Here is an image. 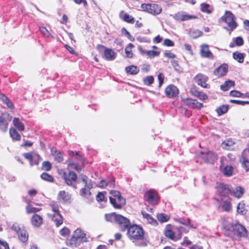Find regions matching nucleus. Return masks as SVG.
<instances>
[{
    "label": "nucleus",
    "instance_id": "obj_1",
    "mask_svg": "<svg viewBox=\"0 0 249 249\" xmlns=\"http://www.w3.org/2000/svg\"><path fill=\"white\" fill-rule=\"evenodd\" d=\"M224 227L229 235H236L238 237H246L247 236L246 229L238 222H225Z\"/></svg>",
    "mask_w": 249,
    "mask_h": 249
},
{
    "label": "nucleus",
    "instance_id": "obj_2",
    "mask_svg": "<svg viewBox=\"0 0 249 249\" xmlns=\"http://www.w3.org/2000/svg\"><path fill=\"white\" fill-rule=\"evenodd\" d=\"M127 230L128 238L133 242L136 240H143L144 239L143 230L138 225H130Z\"/></svg>",
    "mask_w": 249,
    "mask_h": 249
},
{
    "label": "nucleus",
    "instance_id": "obj_3",
    "mask_svg": "<svg viewBox=\"0 0 249 249\" xmlns=\"http://www.w3.org/2000/svg\"><path fill=\"white\" fill-rule=\"evenodd\" d=\"M221 20L228 25L231 31H232L237 26L235 21L236 17L230 11H225V14L221 18Z\"/></svg>",
    "mask_w": 249,
    "mask_h": 249
},
{
    "label": "nucleus",
    "instance_id": "obj_4",
    "mask_svg": "<svg viewBox=\"0 0 249 249\" xmlns=\"http://www.w3.org/2000/svg\"><path fill=\"white\" fill-rule=\"evenodd\" d=\"M82 181L84 183L85 186L80 191V195L83 196H89L91 195L90 190L93 187V181L88 179V177L85 175H80Z\"/></svg>",
    "mask_w": 249,
    "mask_h": 249
},
{
    "label": "nucleus",
    "instance_id": "obj_5",
    "mask_svg": "<svg viewBox=\"0 0 249 249\" xmlns=\"http://www.w3.org/2000/svg\"><path fill=\"white\" fill-rule=\"evenodd\" d=\"M141 8L144 11L153 15H158L161 13L162 9L156 4H142Z\"/></svg>",
    "mask_w": 249,
    "mask_h": 249
},
{
    "label": "nucleus",
    "instance_id": "obj_6",
    "mask_svg": "<svg viewBox=\"0 0 249 249\" xmlns=\"http://www.w3.org/2000/svg\"><path fill=\"white\" fill-rule=\"evenodd\" d=\"M115 222L119 225L120 230L122 231L127 230L131 225L130 220L121 214L117 215Z\"/></svg>",
    "mask_w": 249,
    "mask_h": 249
},
{
    "label": "nucleus",
    "instance_id": "obj_7",
    "mask_svg": "<svg viewBox=\"0 0 249 249\" xmlns=\"http://www.w3.org/2000/svg\"><path fill=\"white\" fill-rule=\"evenodd\" d=\"M62 178L67 185L72 186L74 189L77 188V185L72 183V181H76L77 178V175L74 172L70 171L68 175L63 172Z\"/></svg>",
    "mask_w": 249,
    "mask_h": 249
},
{
    "label": "nucleus",
    "instance_id": "obj_8",
    "mask_svg": "<svg viewBox=\"0 0 249 249\" xmlns=\"http://www.w3.org/2000/svg\"><path fill=\"white\" fill-rule=\"evenodd\" d=\"M144 197L146 201L151 205H156L158 204V194L157 192L153 189H150L147 191L145 193Z\"/></svg>",
    "mask_w": 249,
    "mask_h": 249
},
{
    "label": "nucleus",
    "instance_id": "obj_9",
    "mask_svg": "<svg viewBox=\"0 0 249 249\" xmlns=\"http://www.w3.org/2000/svg\"><path fill=\"white\" fill-rule=\"evenodd\" d=\"M220 207L224 212H229L232 209V198L230 197L220 198Z\"/></svg>",
    "mask_w": 249,
    "mask_h": 249
},
{
    "label": "nucleus",
    "instance_id": "obj_10",
    "mask_svg": "<svg viewBox=\"0 0 249 249\" xmlns=\"http://www.w3.org/2000/svg\"><path fill=\"white\" fill-rule=\"evenodd\" d=\"M200 157L204 162L213 163L217 160V155L213 152L208 150L201 152Z\"/></svg>",
    "mask_w": 249,
    "mask_h": 249
},
{
    "label": "nucleus",
    "instance_id": "obj_11",
    "mask_svg": "<svg viewBox=\"0 0 249 249\" xmlns=\"http://www.w3.org/2000/svg\"><path fill=\"white\" fill-rule=\"evenodd\" d=\"M216 190L220 198L229 197L228 195L230 194L231 186L228 184L219 183L216 187Z\"/></svg>",
    "mask_w": 249,
    "mask_h": 249
},
{
    "label": "nucleus",
    "instance_id": "obj_12",
    "mask_svg": "<svg viewBox=\"0 0 249 249\" xmlns=\"http://www.w3.org/2000/svg\"><path fill=\"white\" fill-rule=\"evenodd\" d=\"M208 77L202 73H198L194 78L195 82L198 85L204 88H209V86L207 84V81L208 80Z\"/></svg>",
    "mask_w": 249,
    "mask_h": 249
},
{
    "label": "nucleus",
    "instance_id": "obj_13",
    "mask_svg": "<svg viewBox=\"0 0 249 249\" xmlns=\"http://www.w3.org/2000/svg\"><path fill=\"white\" fill-rule=\"evenodd\" d=\"M173 18L177 21H183L197 18L196 16L187 14L186 13L181 11L176 13Z\"/></svg>",
    "mask_w": 249,
    "mask_h": 249
},
{
    "label": "nucleus",
    "instance_id": "obj_14",
    "mask_svg": "<svg viewBox=\"0 0 249 249\" xmlns=\"http://www.w3.org/2000/svg\"><path fill=\"white\" fill-rule=\"evenodd\" d=\"M109 200L114 208L117 209H121L125 204V199L122 196L118 198H113L112 196H110Z\"/></svg>",
    "mask_w": 249,
    "mask_h": 249
},
{
    "label": "nucleus",
    "instance_id": "obj_15",
    "mask_svg": "<svg viewBox=\"0 0 249 249\" xmlns=\"http://www.w3.org/2000/svg\"><path fill=\"white\" fill-rule=\"evenodd\" d=\"M165 93L166 96L168 98H173L178 96V89L175 86L170 85L166 88Z\"/></svg>",
    "mask_w": 249,
    "mask_h": 249
},
{
    "label": "nucleus",
    "instance_id": "obj_16",
    "mask_svg": "<svg viewBox=\"0 0 249 249\" xmlns=\"http://www.w3.org/2000/svg\"><path fill=\"white\" fill-rule=\"evenodd\" d=\"M6 115V118H5L0 116V130L3 132L7 131L9 122L12 119V117L9 114L7 113Z\"/></svg>",
    "mask_w": 249,
    "mask_h": 249
},
{
    "label": "nucleus",
    "instance_id": "obj_17",
    "mask_svg": "<svg viewBox=\"0 0 249 249\" xmlns=\"http://www.w3.org/2000/svg\"><path fill=\"white\" fill-rule=\"evenodd\" d=\"M23 156L25 159L29 160L31 166L38 164L40 159V156L37 154L33 155L30 153H26L24 154Z\"/></svg>",
    "mask_w": 249,
    "mask_h": 249
},
{
    "label": "nucleus",
    "instance_id": "obj_18",
    "mask_svg": "<svg viewBox=\"0 0 249 249\" xmlns=\"http://www.w3.org/2000/svg\"><path fill=\"white\" fill-rule=\"evenodd\" d=\"M71 198V195L65 191H60L57 196V200L61 203L66 202L70 200Z\"/></svg>",
    "mask_w": 249,
    "mask_h": 249
},
{
    "label": "nucleus",
    "instance_id": "obj_19",
    "mask_svg": "<svg viewBox=\"0 0 249 249\" xmlns=\"http://www.w3.org/2000/svg\"><path fill=\"white\" fill-rule=\"evenodd\" d=\"M244 193V189L242 187L238 186L233 188L231 186L230 194L236 198H240Z\"/></svg>",
    "mask_w": 249,
    "mask_h": 249
},
{
    "label": "nucleus",
    "instance_id": "obj_20",
    "mask_svg": "<svg viewBox=\"0 0 249 249\" xmlns=\"http://www.w3.org/2000/svg\"><path fill=\"white\" fill-rule=\"evenodd\" d=\"M228 67L227 64H223L214 71V74L217 76L225 75L228 71Z\"/></svg>",
    "mask_w": 249,
    "mask_h": 249
},
{
    "label": "nucleus",
    "instance_id": "obj_21",
    "mask_svg": "<svg viewBox=\"0 0 249 249\" xmlns=\"http://www.w3.org/2000/svg\"><path fill=\"white\" fill-rule=\"evenodd\" d=\"M200 54L203 57H212V53L209 49L208 45L202 44L200 46Z\"/></svg>",
    "mask_w": 249,
    "mask_h": 249
},
{
    "label": "nucleus",
    "instance_id": "obj_22",
    "mask_svg": "<svg viewBox=\"0 0 249 249\" xmlns=\"http://www.w3.org/2000/svg\"><path fill=\"white\" fill-rule=\"evenodd\" d=\"M31 223L33 226L39 227L43 223L42 217L37 214H34L31 218Z\"/></svg>",
    "mask_w": 249,
    "mask_h": 249
},
{
    "label": "nucleus",
    "instance_id": "obj_23",
    "mask_svg": "<svg viewBox=\"0 0 249 249\" xmlns=\"http://www.w3.org/2000/svg\"><path fill=\"white\" fill-rule=\"evenodd\" d=\"M73 235L82 242L89 241L86 237V234L80 228L77 229L73 232Z\"/></svg>",
    "mask_w": 249,
    "mask_h": 249
},
{
    "label": "nucleus",
    "instance_id": "obj_24",
    "mask_svg": "<svg viewBox=\"0 0 249 249\" xmlns=\"http://www.w3.org/2000/svg\"><path fill=\"white\" fill-rule=\"evenodd\" d=\"M48 215L50 218H52V220L54 221L55 226L57 227H59L63 223V217L61 214H59V215L48 214Z\"/></svg>",
    "mask_w": 249,
    "mask_h": 249
},
{
    "label": "nucleus",
    "instance_id": "obj_25",
    "mask_svg": "<svg viewBox=\"0 0 249 249\" xmlns=\"http://www.w3.org/2000/svg\"><path fill=\"white\" fill-rule=\"evenodd\" d=\"M104 57L108 61L114 60L115 58L114 52L110 49H105L104 51Z\"/></svg>",
    "mask_w": 249,
    "mask_h": 249
},
{
    "label": "nucleus",
    "instance_id": "obj_26",
    "mask_svg": "<svg viewBox=\"0 0 249 249\" xmlns=\"http://www.w3.org/2000/svg\"><path fill=\"white\" fill-rule=\"evenodd\" d=\"M77 237L72 235L71 238L70 239L67 245L71 247V248H75L79 246L80 242H81Z\"/></svg>",
    "mask_w": 249,
    "mask_h": 249
},
{
    "label": "nucleus",
    "instance_id": "obj_27",
    "mask_svg": "<svg viewBox=\"0 0 249 249\" xmlns=\"http://www.w3.org/2000/svg\"><path fill=\"white\" fill-rule=\"evenodd\" d=\"M0 99L9 108H14V105L11 101L4 94L0 93Z\"/></svg>",
    "mask_w": 249,
    "mask_h": 249
},
{
    "label": "nucleus",
    "instance_id": "obj_28",
    "mask_svg": "<svg viewBox=\"0 0 249 249\" xmlns=\"http://www.w3.org/2000/svg\"><path fill=\"white\" fill-rule=\"evenodd\" d=\"M13 124L18 130L22 131L24 130V125L18 118H15L13 120Z\"/></svg>",
    "mask_w": 249,
    "mask_h": 249
},
{
    "label": "nucleus",
    "instance_id": "obj_29",
    "mask_svg": "<svg viewBox=\"0 0 249 249\" xmlns=\"http://www.w3.org/2000/svg\"><path fill=\"white\" fill-rule=\"evenodd\" d=\"M142 214L143 218L146 219L147 221L148 222V223H150V224L154 226H155L157 224V221L147 213L144 212H142Z\"/></svg>",
    "mask_w": 249,
    "mask_h": 249
},
{
    "label": "nucleus",
    "instance_id": "obj_30",
    "mask_svg": "<svg viewBox=\"0 0 249 249\" xmlns=\"http://www.w3.org/2000/svg\"><path fill=\"white\" fill-rule=\"evenodd\" d=\"M126 72L130 74H136L139 71V69L134 65L127 66L125 68Z\"/></svg>",
    "mask_w": 249,
    "mask_h": 249
},
{
    "label": "nucleus",
    "instance_id": "obj_31",
    "mask_svg": "<svg viewBox=\"0 0 249 249\" xmlns=\"http://www.w3.org/2000/svg\"><path fill=\"white\" fill-rule=\"evenodd\" d=\"M18 235L19 240L22 242H25L27 241L28 235L23 227H22V231H20Z\"/></svg>",
    "mask_w": 249,
    "mask_h": 249
},
{
    "label": "nucleus",
    "instance_id": "obj_32",
    "mask_svg": "<svg viewBox=\"0 0 249 249\" xmlns=\"http://www.w3.org/2000/svg\"><path fill=\"white\" fill-rule=\"evenodd\" d=\"M234 86V82L231 80H228L225 81L224 84L221 85L220 88L223 91H227L229 89Z\"/></svg>",
    "mask_w": 249,
    "mask_h": 249
},
{
    "label": "nucleus",
    "instance_id": "obj_33",
    "mask_svg": "<svg viewBox=\"0 0 249 249\" xmlns=\"http://www.w3.org/2000/svg\"><path fill=\"white\" fill-rule=\"evenodd\" d=\"M134 47V45L132 43H129L125 47L124 51L126 56L128 58H132L133 54L132 53V49Z\"/></svg>",
    "mask_w": 249,
    "mask_h": 249
},
{
    "label": "nucleus",
    "instance_id": "obj_34",
    "mask_svg": "<svg viewBox=\"0 0 249 249\" xmlns=\"http://www.w3.org/2000/svg\"><path fill=\"white\" fill-rule=\"evenodd\" d=\"M233 58L238 61L239 63H243L244 62V54L238 52H234L232 54Z\"/></svg>",
    "mask_w": 249,
    "mask_h": 249
},
{
    "label": "nucleus",
    "instance_id": "obj_35",
    "mask_svg": "<svg viewBox=\"0 0 249 249\" xmlns=\"http://www.w3.org/2000/svg\"><path fill=\"white\" fill-rule=\"evenodd\" d=\"M234 144V143L232 140H228L223 142L221 144V146L224 149L231 150L232 149L231 146Z\"/></svg>",
    "mask_w": 249,
    "mask_h": 249
},
{
    "label": "nucleus",
    "instance_id": "obj_36",
    "mask_svg": "<svg viewBox=\"0 0 249 249\" xmlns=\"http://www.w3.org/2000/svg\"><path fill=\"white\" fill-rule=\"evenodd\" d=\"M9 133L11 137L14 140L19 141L20 140V135L18 133L17 130L14 128H10Z\"/></svg>",
    "mask_w": 249,
    "mask_h": 249
},
{
    "label": "nucleus",
    "instance_id": "obj_37",
    "mask_svg": "<svg viewBox=\"0 0 249 249\" xmlns=\"http://www.w3.org/2000/svg\"><path fill=\"white\" fill-rule=\"evenodd\" d=\"M228 105H222L217 108L216 112L218 115L220 116L227 112L228 110Z\"/></svg>",
    "mask_w": 249,
    "mask_h": 249
},
{
    "label": "nucleus",
    "instance_id": "obj_38",
    "mask_svg": "<svg viewBox=\"0 0 249 249\" xmlns=\"http://www.w3.org/2000/svg\"><path fill=\"white\" fill-rule=\"evenodd\" d=\"M233 169L231 166H226L224 167L223 173L226 176H231L232 174Z\"/></svg>",
    "mask_w": 249,
    "mask_h": 249
},
{
    "label": "nucleus",
    "instance_id": "obj_39",
    "mask_svg": "<svg viewBox=\"0 0 249 249\" xmlns=\"http://www.w3.org/2000/svg\"><path fill=\"white\" fill-rule=\"evenodd\" d=\"M237 211L238 213L244 214L246 213V210L245 207V204L243 202H240L238 203L237 207Z\"/></svg>",
    "mask_w": 249,
    "mask_h": 249
},
{
    "label": "nucleus",
    "instance_id": "obj_40",
    "mask_svg": "<svg viewBox=\"0 0 249 249\" xmlns=\"http://www.w3.org/2000/svg\"><path fill=\"white\" fill-rule=\"evenodd\" d=\"M117 215L118 214L115 213L106 214L105 215V218L107 221L113 222L114 221L115 222Z\"/></svg>",
    "mask_w": 249,
    "mask_h": 249
},
{
    "label": "nucleus",
    "instance_id": "obj_41",
    "mask_svg": "<svg viewBox=\"0 0 249 249\" xmlns=\"http://www.w3.org/2000/svg\"><path fill=\"white\" fill-rule=\"evenodd\" d=\"M210 6L209 4L206 3H202L201 4V11L208 14H211L212 12V10L210 8Z\"/></svg>",
    "mask_w": 249,
    "mask_h": 249
},
{
    "label": "nucleus",
    "instance_id": "obj_42",
    "mask_svg": "<svg viewBox=\"0 0 249 249\" xmlns=\"http://www.w3.org/2000/svg\"><path fill=\"white\" fill-rule=\"evenodd\" d=\"M41 178L45 181L53 182V178L51 175L46 173H43L41 175Z\"/></svg>",
    "mask_w": 249,
    "mask_h": 249
},
{
    "label": "nucleus",
    "instance_id": "obj_43",
    "mask_svg": "<svg viewBox=\"0 0 249 249\" xmlns=\"http://www.w3.org/2000/svg\"><path fill=\"white\" fill-rule=\"evenodd\" d=\"M157 218L161 222H165L167 221L169 217L164 213H159L157 214Z\"/></svg>",
    "mask_w": 249,
    "mask_h": 249
},
{
    "label": "nucleus",
    "instance_id": "obj_44",
    "mask_svg": "<svg viewBox=\"0 0 249 249\" xmlns=\"http://www.w3.org/2000/svg\"><path fill=\"white\" fill-rule=\"evenodd\" d=\"M52 211L53 212L55 215H59V206L56 203H52L50 205Z\"/></svg>",
    "mask_w": 249,
    "mask_h": 249
},
{
    "label": "nucleus",
    "instance_id": "obj_45",
    "mask_svg": "<svg viewBox=\"0 0 249 249\" xmlns=\"http://www.w3.org/2000/svg\"><path fill=\"white\" fill-rule=\"evenodd\" d=\"M154 79L152 76H147L143 79V82L145 85L150 86L154 82Z\"/></svg>",
    "mask_w": 249,
    "mask_h": 249
},
{
    "label": "nucleus",
    "instance_id": "obj_46",
    "mask_svg": "<svg viewBox=\"0 0 249 249\" xmlns=\"http://www.w3.org/2000/svg\"><path fill=\"white\" fill-rule=\"evenodd\" d=\"M144 53H146L147 55L150 57H154L155 56H159L160 53L157 51L150 50V51H144Z\"/></svg>",
    "mask_w": 249,
    "mask_h": 249
},
{
    "label": "nucleus",
    "instance_id": "obj_47",
    "mask_svg": "<svg viewBox=\"0 0 249 249\" xmlns=\"http://www.w3.org/2000/svg\"><path fill=\"white\" fill-rule=\"evenodd\" d=\"M190 102H192L191 107L199 109L203 107V104L198 102L196 100L193 99V101H190Z\"/></svg>",
    "mask_w": 249,
    "mask_h": 249
},
{
    "label": "nucleus",
    "instance_id": "obj_48",
    "mask_svg": "<svg viewBox=\"0 0 249 249\" xmlns=\"http://www.w3.org/2000/svg\"><path fill=\"white\" fill-rule=\"evenodd\" d=\"M42 169L46 171H50L52 168V165L49 161H44L42 163Z\"/></svg>",
    "mask_w": 249,
    "mask_h": 249
},
{
    "label": "nucleus",
    "instance_id": "obj_49",
    "mask_svg": "<svg viewBox=\"0 0 249 249\" xmlns=\"http://www.w3.org/2000/svg\"><path fill=\"white\" fill-rule=\"evenodd\" d=\"M109 186L110 187H113L114 186V184L113 182H106L105 180H102L100 181L99 183V187H104L106 186Z\"/></svg>",
    "mask_w": 249,
    "mask_h": 249
},
{
    "label": "nucleus",
    "instance_id": "obj_50",
    "mask_svg": "<svg viewBox=\"0 0 249 249\" xmlns=\"http://www.w3.org/2000/svg\"><path fill=\"white\" fill-rule=\"evenodd\" d=\"M39 30L44 36L49 37L51 36V34L46 28L44 27H40Z\"/></svg>",
    "mask_w": 249,
    "mask_h": 249
},
{
    "label": "nucleus",
    "instance_id": "obj_51",
    "mask_svg": "<svg viewBox=\"0 0 249 249\" xmlns=\"http://www.w3.org/2000/svg\"><path fill=\"white\" fill-rule=\"evenodd\" d=\"M124 20L128 23H133L134 18L128 14L125 13L124 16Z\"/></svg>",
    "mask_w": 249,
    "mask_h": 249
},
{
    "label": "nucleus",
    "instance_id": "obj_52",
    "mask_svg": "<svg viewBox=\"0 0 249 249\" xmlns=\"http://www.w3.org/2000/svg\"><path fill=\"white\" fill-rule=\"evenodd\" d=\"M40 210L39 208L31 207L28 206L26 207V211L27 213H36Z\"/></svg>",
    "mask_w": 249,
    "mask_h": 249
},
{
    "label": "nucleus",
    "instance_id": "obj_53",
    "mask_svg": "<svg viewBox=\"0 0 249 249\" xmlns=\"http://www.w3.org/2000/svg\"><path fill=\"white\" fill-rule=\"evenodd\" d=\"M110 194L112 195V197L113 198H118L122 196L120 193L117 191L111 190L110 191Z\"/></svg>",
    "mask_w": 249,
    "mask_h": 249
},
{
    "label": "nucleus",
    "instance_id": "obj_54",
    "mask_svg": "<svg viewBox=\"0 0 249 249\" xmlns=\"http://www.w3.org/2000/svg\"><path fill=\"white\" fill-rule=\"evenodd\" d=\"M53 157L55 160L58 162H61L63 160L62 155L60 152L55 155Z\"/></svg>",
    "mask_w": 249,
    "mask_h": 249
},
{
    "label": "nucleus",
    "instance_id": "obj_55",
    "mask_svg": "<svg viewBox=\"0 0 249 249\" xmlns=\"http://www.w3.org/2000/svg\"><path fill=\"white\" fill-rule=\"evenodd\" d=\"M70 233L69 229L67 227H64L60 231V234L63 236H65L69 234Z\"/></svg>",
    "mask_w": 249,
    "mask_h": 249
},
{
    "label": "nucleus",
    "instance_id": "obj_56",
    "mask_svg": "<svg viewBox=\"0 0 249 249\" xmlns=\"http://www.w3.org/2000/svg\"><path fill=\"white\" fill-rule=\"evenodd\" d=\"M12 229L18 234L22 231V228L20 227L17 223H15L12 226Z\"/></svg>",
    "mask_w": 249,
    "mask_h": 249
},
{
    "label": "nucleus",
    "instance_id": "obj_57",
    "mask_svg": "<svg viewBox=\"0 0 249 249\" xmlns=\"http://www.w3.org/2000/svg\"><path fill=\"white\" fill-rule=\"evenodd\" d=\"M158 78L159 82V87H160L163 83V80L164 78V75L162 73H160L158 74Z\"/></svg>",
    "mask_w": 249,
    "mask_h": 249
},
{
    "label": "nucleus",
    "instance_id": "obj_58",
    "mask_svg": "<svg viewBox=\"0 0 249 249\" xmlns=\"http://www.w3.org/2000/svg\"><path fill=\"white\" fill-rule=\"evenodd\" d=\"M242 95L239 91L237 90H232L230 92V95L233 97H240Z\"/></svg>",
    "mask_w": 249,
    "mask_h": 249
},
{
    "label": "nucleus",
    "instance_id": "obj_59",
    "mask_svg": "<svg viewBox=\"0 0 249 249\" xmlns=\"http://www.w3.org/2000/svg\"><path fill=\"white\" fill-rule=\"evenodd\" d=\"M196 97L202 100H205L208 98V96L206 94L200 91Z\"/></svg>",
    "mask_w": 249,
    "mask_h": 249
},
{
    "label": "nucleus",
    "instance_id": "obj_60",
    "mask_svg": "<svg viewBox=\"0 0 249 249\" xmlns=\"http://www.w3.org/2000/svg\"><path fill=\"white\" fill-rule=\"evenodd\" d=\"M105 198L104 194L102 192H99L96 196V200L98 201H102Z\"/></svg>",
    "mask_w": 249,
    "mask_h": 249
},
{
    "label": "nucleus",
    "instance_id": "obj_61",
    "mask_svg": "<svg viewBox=\"0 0 249 249\" xmlns=\"http://www.w3.org/2000/svg\"><path fill=\"white\" fill-rule=\"evenodd\" d=\"M163 44L166 46L172 47L174 45V43L169 39H165L164 40Z\"/></svg>",
    "mask_w": 249,
    "mask_h": 249
},
{
    "label": "nucleus",
    "instance_id": "obj_62",
    "mask_svg": "<svg viewBox=\"0 0 249 249\" xmlns=\"http://www.w3.org/2000/svg\"><path fill=\"white\" fill-rule=\"evenodd\" d=\"M190 91L191 94L195 96H196L199 92L197 90L195 86L192 87L190 89Z\"/></svg>",
    "mask_w": 249,
    "mask_h": 249
},
{
    "label": "nucleus",
    "instance_id": "obj_63",
    "mask_svg": "<svg viewBox=\"0 0 249 249\" xmlns=\"http://www.w3.org/2000/svg\"><path fill=\"white\" fill-rule=\"evenodd\" d=\"M165 235L167 237L173 239L174 237V233L171 230H167L165 232Z\"/></svg>",
    "mask_w": 249,
    "mask_h": 249
},
{
    "label": "nucleus",
    "instance_id": "obj_64",
    "mask_svg": "<svg viewBox=\"0 0 249 249\" xmlns=\"http://www.w3.org/2000/svg\"><path fill=\"white\" fill-rule=\"evenodd\" d=\"M235 41L236 45L241 46L243 44V39L241 37H237L235 39Z\"/></svg>",
    "mask_w": 249,
    "mask_h": 249
}]
</instances>
